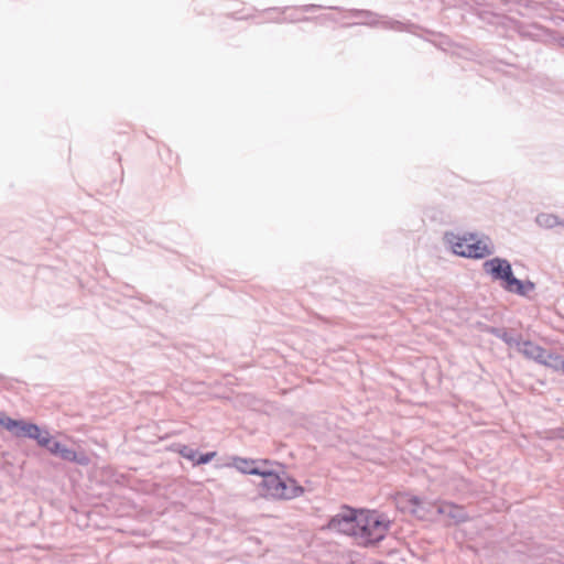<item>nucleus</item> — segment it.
<instances>
[{
  "label": "nucleus",
  "mask_w": 564,
  "mask_h": 564,
  "mask_svg": "<svg viewBox=\"0 0 564 564\" xmlns=\"http://www.w3.org/2000/svg\"><path fill=\"white\" fill-rule=\"evenodd\" d=\"M562 45L564 46V39H563V43H562Z\"/></svg>",
  "instance_id": "obj_22"
},
{
  "label": "nucleus",
  "mask_w": 564,
  "mask_h": 564,
  "mask_svg": "<svg viewBox=\"0 0 564 564\" xmlns=\"http://www.w3.org/2000/svg\"><path fill=\"white\" fill-rule=\"evenodd\" d=\"M519 352H521L528 359H532L539 364H542L544 362V357H546L547 350L539 345L533 344L530 340H523Z\"/></svg>",
  "instance_id": "obj_9"
},
{
  "label": "nucleus",
  "mask_w": 564,
  "mask_h": 564,
  "mask_svg": "<svg viewBox=\"0 0 564 564\" xmlns=\"http://www.w3.org/2000/svg\"><path fill=\"white\" fill-rule=\"evenodd\" d=\"M561 226H563V227H564V221H562Z\"/></svg>",
  "instance_id": "obj_20"
},
{
  "label": "nucleus",
  "mask_w": 564,
  "mask_h": 564,
  "mask_svg": "<svg viewBox=\"0 0 564 564\" xmlns=\"http://www.w3.org/2000/svg\"><path fill=\"white\" fill-rule=\"evenodd\" d=\"M279 467L278 463L271 462V465H265L263 473L259 474V495L271 500H291L302 496L304 488L292 478L283 479L278 473Z\"/></svg>",
  "instance_id": "obj_2"
},
{
  "label": "nucleus",
  "mask_w": 564,
  "mask_h": 564,
  "mask_svg": "<svg viewBox=\"0 0 564 564\" xmlns=\"http://www.w3.org/2000/svg\"><path fill=\"white\" fill-rule=\"evenodd\" d=\"M265 465H271L270 460L263 459H247L241 457H235L232 459V466L242 474L257 475L263 473Z\"/></svg>",
  "instance_id": "obj_7"
},
{
  "label": "nucleus",
  "mask_w": 564,
  "mask_h": 564,
  "mask_svg": "<svg viewBox=\"0 0 564 564\" xmlns=\"http://www.w3.org/2000/svg\"><path fill=\"white\" fill-rule=\"evenodd\" d=\"M535 223L539 227L544 229H552L556 226H561L562 220L555 214L540 213L535 217Z\"/></svg>",
  "instance_id": "obj_11"
},
{
  "label": "nucleus",
  "mask_w": 564,
  "mask_h": 564,
  "mask_svg": "<svg viewBox=\"0 0 564 564\" xmlns=\"http://www.w3.org/2000/svg\"><path fill=\"white\" fill-rule=\"evenodd\" d=\"M7 420H11V419L6 416L4 414L0 413V425H2L4 429H7Z\"/></svg>",
  "instance_id": "obj_19"
},
{
  "label": "nucleus",
  "mask_w": 564,
  "mask_h": 564,
  "mask_svg": "<svg viewBox=\"0 0 564 564\" xmlns=\"http://www.w3.org/2000/svg\"><path fill=\"white\" fill-rule=\"evenodd\" d=\"M541 365L552 368L555 371H563L564 369V358L561 355L546 352V357H544V362Z\"/></svg>",
  "instance_id": "obj_12"
},
{
  "label": "nucleus",
  "mask_w": 564,
  "mask_h": 564,
  "mask_svg": "<svg viewBox=\"0 0 564 564\" xmlns=\"http://www.w3.org/2000/svg\"><path fill=\"white\" fill-rule=\"evenodd\" d=\"M501 339L509 346L516 347L518 350L520 349L523 340L518 337L511 336L508 333H503L501 335Z\"/></svg>",
  "instance_id": "obj_16"
},
{
  "label": "nucleus",
  "mask_w": 564,
  "mask_h": 564,
  "mask_svg": "<svg viewBox=\"0 0 564 564\" xmlns=\"http://www.w3.org/2000/svg\"><path fill=\"white\" fill-rule=\"evenodd\" d=\"M522 286H523V293H519V295H527L529 292L533 291L535 285L533 282L531 281H525V282H522Z\"/></svg>",
  "instance_id": "obj_18"
},
{
  "label": "nucleus",
  "mask_w": 564,
  "mask_h": 564,
  "mask_svg": "<svg viewBox=\"0 0 564 564\" xmlns=\"http://www.w3.org/2000/svg\"><path fill=\"white\" fill-rule=\"evenodd\" d=\"M216 456V453L215 452H210V453H206V454H203L200 455L197 459H196V465H202V464H207L209 463L214 457Z\"/></svg>",
  "instance_id": "obj_17"
},
{
  "label": "nucleus",
  "mask_w": 564,
  "mask_h": 564,
  "mask_svg": "<svg viewBox=\"0 0 564 564\" xmlns=\"http://www.w3.org/2000/svg\"><path fill=\"white\" fill-rule=\"evenodd\" d=\"M444 241L455 254L465 258L481 259L495 252L491 239L485 235L467 234L459 236L454 232H446Z\"/></svg>",
  "instance_id": "obj_3"
},
{
  "label": "nucleus",
  "mask_w": 564,
  "mask_h": 564,
  "mask_svg": "<svg viewBox=\"0 0 564 564\" xmlns=\"http://www.w3.org/2000/svg\"><path fill=\"white\" fill-rule=\"evenodd\" d=\"M433 517L435 514L443 516L447 520L448 524H457L468 519L464 508L451 502L440 501L432 503Z\"/></svg>",
  "instance_id": "obj_5"
},
{
  "label": "nucleus",
  "mask_w": 564,
  "mask_h": 564,
  "mask_svg": "<svg viewBox=\"0 0 564 564\" xmlns=\"http://www.w3.org/2000/svg\"><path fill=\"white\" fill-rule=\"evenodd\" d=\"M48 451L53 455H56V456L63 458L64 460L75 462L77 458V455L74 449L65 446L64 444H62L57 441H54L51 444V446L48 447Z\"/></svg>",
  "instance_id": "obj_10"
},
{
  "label": "nucleus",
  "mask_w": 564,
  "mask_h": 564,
  "mask_svg": "<svg viewBox=\"0 0 564 564\" xmlns=\"http://www.w3.org/2000/svg\"><path fill=\"white\" fill-rule=\"evenodd\" d=\"M562 45L564 46V39H563V43H562Z\"/></svg>",
  "instance_id": "obj_21"
},
{
  "label": "nucleus",
  "mask_w": 564,
  "mask_h": 564,
  "mask_svg": "<svg viewBox=\"0 0 564 564\" xmlns=\"http://www.w3.org/2000/svg\"><path fill=\"white\" fill-rule=\"evenodd\" d=\"M178 453L182 457L196 463L197 452L194 448L183 445Z\"/></svg>",
  "instance_id": "obj_15"
},
{
  "label": "nucleus",
  "mask_w": 564,
  "mask_h": 564,
  "mask_svg": "<svg viewBox=\"0 0 564 564\" xmlns=\"http://www.w3.org/2000/svg\"><path fill=\"white\" fill-rule=\"evenodd\" d=\"M389 528L390 521L382 514L349 507H343L327 524V529L352 536L362 546L381 541Z\"/></svg>",
  "instance_id": "obj_1"
},
{
  "label": "nucleus",
  "mask_w": 564,
  "mask_h": 564,
  "mask_svg": "<svg viewBox=\"0 0 564 564\" xmlns=\"http://www.w3.org/2000/svg\"><path fill=\"white\" fill-rule=\"evenodd\" d=\"M484 271L491 275L494 280L505 282L512 274V268L507 259L492 258L487 260L482 264Z\"/></svg>",
  "instance_id": "obj_6"
},
{
  "label": "nucleus",
  "mask_w": 564,
  "mask_h": 564,
  "mask_svg": "<svg viewBox=\"0 0 564 564\" xmlns=\"http://www.w3.org/2000/svg\"><path fill=\"white\" fill-rule=\"evenodd\" d=\"M503 289L507 290L508 292H513V293H523V286H522V281L514 278L513 276V273L511 274L510 278H508L503 284H502Z\"/></svg>",
  "instance_id": "obj_13"
},
{
  "label": "nucleus",
  "mask_w": 564,
  "mask_h": 564,
  "mask_svg": "<svg viewBox=\"0 0 564 564\" xmlns=\"http://www.w3.org/2000/svg\"><path fill=\"white\" fill-rule=\"evenodd\" d=\"M397 508L405 513H410L419 519H433L432 503L426 502L409 494L398 495L395 499Z\"/></svg>",
  "instance_id": "obj_4"
},
{
  "label": "nucleus",
  "mask_w": 564,
  "mask_h": 564,
  "mask_svg": "<svg viewBox=\"0 0 564 564\" xmlns=\"http://www.w3.org/2000/svg\"><path fill=\"white\" fill-rule=\"evenodd\" d=\"M7 430L17 437H36L37 425L22 420H7Z\"/></svg>",
  "instance_id": "obj_8"
},
{
  "label": "nucleus",
  "mask_w": 564,
  "mask_h": 564,
  "mask_svg": "<svg viewBox=\"0 0 564 564\" xmlns=\"http://www.w3.org/2000/svg\"><path fill=\"white\" fill-rule=\"evenodd\" d=\"M32 440H35L40 446H44L48 449L51 444L54 442V440L51 437L50 433L46 431H41V429L37 426V436L31 437Z\"/></svg>",
  "instance_id": "obj_14"
}]
</instances>
